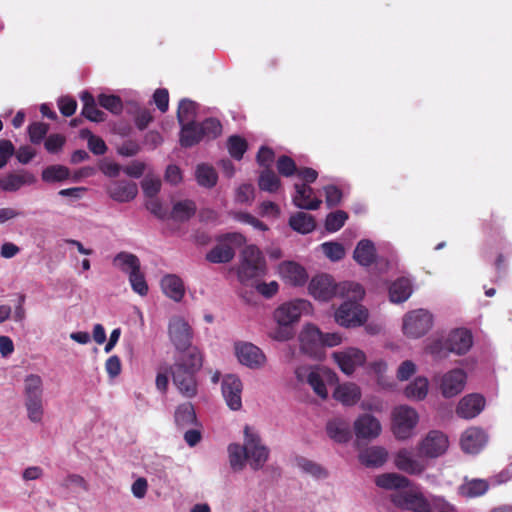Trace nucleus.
Returning <instances> with one entry per match:
<instances>
[{
	"label": "nucleus",
	"instance_id": "20",
	"mask_svg": "<svg viewBox=\"0 0 512 512\" xmlns=\"http://www.w3.org/2000/svg\"><path fill=\"white\" fill-rule=\"evenodd\" d=\"M326 433L337 443L349 442L352 438L350 420L342 416L333 417L326 423Z\"/></svg>",
	"mask_w": 512,
	"mask_h": 512
},
{
	"label": "nucleus",
	"instance_id": "9",
	"mask_svg": "<svg viewBox=\"0 0 512 512\" xmlns=\"http://www.w3.org/2000/svg\"><path fill=\"white\" fill-rule=\"evenodd\" d=\"M391 502L402 510L413 512H431L432 503L430 504L421 494L409 491H396L390 494Z\"/></svg>",
	"mask_w": 512,
	"mask_h": 512
},
{
	"label": "nucleus",
	"instance_id": "30",
	"mask_svg": "<svg viewBox=\"0 0 512 512\" xmlns=\"http://www.w3.org/2000/svg\"><path fill=\"white\" fill-rule=\"evenodd\" d=\"M197 211L196 203L191 199H184L173 204L169 212V219L175 222L184 223L189 221Z\"/></svg>",
	"mask_w": 512,
	"mask_h": 512
},
{
	"label": "nucleus",
	"instance_id": "14",
	"mask_svg": "<svg viewBox=\"0 0 512 512\" xmlns=\"http://www.w3.org/2000/svg\"><path fill=\"white\" fill-rule=\"evenodd\" d=\"M448 448V439L440 431H430L419 445V453L429 458L442 455Z\"/></svg>",
	"mask_w": 512,
	"mask_h": 512
},
{
	"label": "nucleus",
	"instance_id": "17",
	"mask_svg": "<svg viewBox=\"0 0 512 512\" xmlns=\"http://www.w3.org/2000/svg\"><path fill=\"white\" fill-rule=\"evenodd\" d=\"M301 350L317 357L322 353V332L314 325H307L299 336Z\"/></svg>",
	"mask_w": 512,
	"mask_h": 512
},
{
	"label": "nucleus",
	"instance_id": "52",
	"mask_svg": "<svg viewBox=\"0 0 512 512\" xmlns=\"http://www.w3.org/2000/svg\"><path fill=\"white\" fill-rule=\"evenodd\" d=\"M49 124L44 122H33L28 126V136L32 144L42 143L49 131Z\"/></svg>",
	"mask_w": 512,
	"mask_h": 512
},
{
	"label": "nucleus",
	"instance_id": "23",
	"mask_svg": "<svg viewBox=\"0 0 512 512\" xmlns=\"http://www.w3.org/2000/svg\"><path fill=\"white\" fill-rule=\"evenodd\" d=\"M485 406V398L479 394L463 397L456 408V413L464 419H472L479 415Z\"/></svg>",
	"mask_w": 512,
	"mask_h": 512
},
{
	"label": "nucleus",
	"instance_id": "12",
	"mask_svg": "<svg viewBox=\"0 0 512 512\" xmlns=\"http://www.w3.org/2000/svg\"><path fill=\"white\" fill-rule=\"evenodd\" d=\"M467 375L463 369L456 368L445 373L440 381V391L445 398L460 394L466 384Z\"/></svg>",
	"mask_w": 512,
	"mask_h": 512
},
{
	"label": "nucleus",
	"instance_id": "43",
	"mask_svg": "<svg viewBox=\"0 0 512 512\" xmlns=\"http://www.w3.org/2000/svg\"><path fill=\"white\" fill-rule=\"evenodd\" d=\"M113 264L117 266L122 272L131 275V272H137L141 269V264L139 258L128 252H120L118 253L114 259Z\"/></svg>",
	"mask_w": 512,
	"mask_h": 512
},
{
	"label": "nucleus",
	"instance_id": "26",
	"mask_svg": "<svg viewBox=\"0 0 512 512\" xmlns=\"http://www.w3.org/2000/svg\"><path fill=\"white\" fill-rule=\"evenodd\" d=\"M36 182L35 176L28 171L9 173L0 179V189L6 192H15L24 185Z\"/></svg>",
	"mask_w": 512,
	"mask_h": 512
},
{
	"label": "nucleus",
	"instance_id": "39",
	"mask_svg": "<svg viewBox=\"0 0 512 512\" xmlns=\"http://www.w3.org/2000/svg\"><path fill=\"white\" fill-rule=\"evenodd\" d=\"M175 423L179 428H188L192 426H200L194 406L191 403L180 404L175 411Z\"/></svg>",
	"mask_w": 512,
	"mask_h": 512
},
{
	"label": "nucleus",
	"instance_id": "37",
	"mask_svg": "<svg viewBox=\"0 0 512 512\" xmlns=\"http://www.w3.org/2000/svg\"><path fill=\"white\" fill-rule=\"evenodd\" d=\"M387 460V452L384 448L373 446L360 452L359 461L366 467L378 468Z\"/></svg>",
	"mask_w": 512,
	"mask_h": 512
},
{
	"label": "nucleus",
	"instance_id": "8",
	"mask_svg": "<svg viewBox=\"0 0 512 512\" xmlns=\"http://www.w3.org/2000/svg\"><path fill=\"white\" fill-rule=\"evenodd\" d=\"M168 334L171 342L178 351L187 352L193 348L191 346L193 331L187 321L182 317H172L168 325Z\"/></svg>",
	"mask_w": 512,
	"mask_h": 512
},
{
	"label": "nucleus",
	"instance_id": "49",
	"mask_svg": "<svg viewBox=\"0 0 512 512\" xmlns=\"http://www.w3.org/2000/svg\"><path fill=\"white\" fill-rule=\"evenodd\" d=\"M297 466L305 473L317 478H326L328 476V472L325 468H323L320 464L309 460L305 457H299L296 460Z\"/></svg>",
	"mask_w": 512,
	"mask_h": 512
},
{
	"label": "nucleus",
	"instance_id": "1",
	"mask_svg": "<svg viewBox=\"0 0 512 512\" xmlns=\"http://www.w3.org/2000/svg\"><path fill=\"white\" fill-rule=\"evenodd\" d=\"M203 363V356L198 348H191L178 361L170 367L174 385L186 398H193L197 394V381L195 375Z\"/></svg>",
	"mask_w": 512,
	"mask_h": 512
},
{
	"label": "nucleus",
	"instance_id": "40",
	"mask_svg": "<svg viewBox=\"0 0 512 512\" xmlns=\"http://www.w3.org/2000/svg\"><path fill=\"white\" fill-rule=\"evenodd\" d=\"M290 227L301 234H308L316 227L314 217L305 212H297L289 218Z\"/></svg>",
	"mask_w": 512,
	"mask_h": 512
},
{
	"label": "nucleus",
	"instance_id": "32",
	"mask_svg": "<svg viewBox=\"0 0 512 512\" xmlns=\"http://www.w3.org/2000/svg\"><path fill=\"white\" fill-rule=\"evenodd\" d=\"M180 125L181 131L179 142L183 148L193 147L203 140L198 122L190 121L189 123Z\"/></svg>",
	"mask_w": 512,
	"mask_h": 512
},
{
	"label": "nucleus",
	"instance_id": "62",
	"mask_svg": "<svg viewBox=\"0 0 512 512\" xmlns=\"http://www.w3.org/2000/svg\"><path fill=\"white\" fill-rule=\"evenodd\" d=\"M61 486L65 489L80 488L83 491H88L87 481L78 474H69L61 482Z\"/></svg>",
	"mask_w": 512,
	"mask_h": 512
},
{
	"label": "nucleus",
	"instance_id": "5",
	"mask_svg": "<svg viewBox=\"0 0 512 512\" xmlns=\"http://www.w3.org/2000/svg\"><path fill=\"white\" fill-rule=\"evenodd\" d=\"M418 419L415 409L406 405L396 407L392 413V430L395 437L402 440L409 438Z\"/></svg>",
	"mask_w": 512,
	"mask_h": 512
},
{
	"label": "nucleus",
	"instance_id": "21",
	"mask_svg": "<svg viewBox=\"0 0 512 512\" xmlns=\"http://www.w3.org/2000/svg\"><path fill=\"white\" fill-rule=\"evenodd\" d=\"M473 343L472 334L466 329H455L447 337L444 348L458 355L467 353Z\"/></svg>",
	"mask_w": 512,
	"mask_h": 512
},
{
	"label": "nucleus",
	"instance_id": "28",
	"mask_svg": "<svg viewBox=\"0 0 512 512\" xmlns=\"http://www.w3.org/2000/svg\"><path fill=\"white\" fill-rule=\"evenodd\" d=\"M282 277L293 286H302L308 279L306 270L296 262L288 261L280 265Z\"/></svg>",
	"mask_w": 512,
	"mask_h": 512
},
{
	"label": "nucleus",
	"instance_id": "48",
	"mask_svg": "<svg viewBox=\"0 0 512 512\" xmlns=\"http://www.w3.org/2000/svg\"><path fill=\"white\" fill-rule=\"evenodd\" d=\"M229 461L233 470L240 471L244 468L245 461V445L241 446L237 443H232L228 446Z\"/></svg>",
	"mask_w": 512,
	"mask_h": 512
},
{
	"label": "nucleus",
	"instance_id": "31",
	"mask_svg": "<svg viewBox=\"0 0 512 512\" xmlns=\"http://www.w3.org/2000/svg\"><path fill=\"white\" fill-rule=\"evenodd\" d=\"M161 288L167 297L176 302L181 301L185 294L184 283L175 274L165 275L161 280Z\"/></svg>",
	"mask_w": 512,
	"mask_h": 512
},
{
	"label": "nucleus",
	"instance_id": "16",
	"mask_svg": "<svg viewBox=\"0 0 512 512\" xmlns=\"http://www.w3.org/2000/svg\"><path fill=\"white\" fill-rule=\"evenodd\" d=\"M307 305L308 302L301 299L284 303L275 310L274 318L279 326H290L299 320Z\"/></svg>",
	"mask_w": 512,
	"mask_h": 512
},
{
	"label": "nucleus",
	"instance_id": "27",
	"mask_svg": "<svg viewBox=\"0 0 512 512\" xmlns=\"http://www.w3.org/2000/svg\"><path fill=\"white\" fill-rule=\"evenodd\" d=\"M489 483L485 479L464 478L463 483L458 487V494L464 498H477L487 493L489 490Z\"/></svg>",
	"mask_w": 512,
	"mask_h": 512
},
{
	"label": "nucleus",
	"instance_id": "11",
	"mask_svg": "<svg viewBox=\"0 0 512 512\" xmlns=\"http://www.w3.org/2000/svg\"><path fill=\"white\" fill-rule=\"evenodd\" d=\"M295 375L298 381L308 383L320 398H327L328 391L320 369L310 366H299L295 370Z\"/></svg>",
	"mask_w": 512,
	"mask_h": 512
},
{
	"label": "nucleus",
	"instance_id": "58",
	"mask_svg": "<svg viewBox=\"0 0 512 512\" xmlns=\"http://www.w3.org/2000/svg\"><path fill=\"white\" fill-rule=\"evenodd\" d=\"M144 195L148 198H157V194L161 189V180L157 177L146 176L141 182Z\"/></svg>",
	"mask_w": 512,
	"mask_h": 512
},
{
	"label": "nucleus",
	"instance_id": "51",
	"mask_svg": "<svg viewBox=\"0 0 512 512\" xmlns=\"http://www.w3.org/2000/svg\"><path fill=\"white\" fill-rule=\"evenodd\" d=\"M203 139H215L222 132L221 122L216 118H207L198 123Z\"/></svg>",
	"mask_w": 512,
	"mask_h": 512
},
{
	"label": "nucleus",
	"instance_id": "24",
	"mask_svg": "<svg viewBox=\"0 0 512 512\" xmlns=\"http://www.w3.org/2000/svg\"><path fill=\"white\" fill-rule=\"evenodd\" d=\"M487 436L485 432L477 427L467 429L461 437V447L466 453L476 454L486 444Z\"/></svg>",
	"mask_w": 512,
	"mask_h": 512
},
{
	"label": "nucleus",
	"instance_id": "36",
	"mask_svg": "<svg viewBox=\"0 0 512 512\" xmlns=\"http://www.w3.org/2000/svg\"><path fill=\"white\" fill-rule=\"evenodd\" d=\"M412 294V283L406 277L396 279L389 288V298L393 303L405 302Z\"/></svg>",
	"mask_w": 512,
	"mask_h": 512
},
{
	"label": "nucleus",
	"instance_id": "54",
	"mask_svg": "<svg viewBox=\"0 0 512 512\" xmlns=\"http://www.w3.org/2000/svg\"><path fill=\"white\" fill-rule=\"evenodd\" d=\"M347 219L348 214L343 210L331 212L326 217L325 228L329 232H336L344 226Z\"/></svg>",
	"mask_w": 512,
	"mask_h": 512
},
{
	"label": "nucleus",
	"instance_id": "55",
	"mask_svg": "<svg viewBox=\"0 0 512 512\" xmlns=\"http://www.w3.org/2000/svg\"><path fill=\"white\" fill-rule=\"evenodd\" d=\"M277 171L284 177H291L296 174L298 168L295 161L287 156L281 155L276 162Z\"/></svg>",
	"mask_w": 512,
	"mask_h": 512
},
{
	"label": "nucleus",
	"instance_id": "25",
	"mask_svg": "<svg viewBox=\"0 0 512 512\" xmlns=\"http://www.w3.org/2000/svg\"><path fill=\"white\" fill-rule=\"evenodd\" d=\"M296 193L293 196L295 206L306 210H316L322 201L314 197V190L307 184H295Z\"/></svg>",
	"mask_w": 512,
	"mask_h": 512
},
{
	"label": "nucleus",
	"instance_id": "53",
	"mask_svg": "<svg viewBox=\"0 0 512 512\" xmlns=\"http://www.w3.org/2000/svg\"><path fill=\"white\" fill-rule=\"evenodd\" d=\"M98 104L113 114H120L123 111V103L119 96L100 94Z\"/></svg>",
	"mask_w": 512,
	"mask_h": 512
},
{
	"label": "nucleus",
	"instance_id": "42",
	"mask_svg": "<svg viewBox=\"0 0 512 512\" xmlns=\"http://www.w3.org/2000/svg\"><path fill=\"white\" fill-rule=\"evenodd\" d=\"M68 167L60 164L49 165L42 170L41 178L46 183L64 182L70 178Z\"/></svg>",
	"mask_w": 512,
	"mask_h": 512
},
{
	"label": "nucleus",
	"instance_id": "29",
	"mask_svg": "<svg viewBox=\"0 0 512 512\" xmlns=\"http://www.w3.org/2000/svg\"><path fill=\"white\" fill-rule=\"evenodd\" d=\"M377 253L374 243L368 239H362L356 245L353 259L361 266L369 267L376 261Z\"/></svg>",
	"mask_w": 512,
	"mask_h": 512
},
{
	"label": "nucleus",
	"instance_id": "59",
	"mask_svg": "<svg viewBox=\"0 0 512 512\" xmlns=\"http://www.w3.org/2000/svg\"><path fill=\"white\" fill-rule=\"evenodd\" d=\"M66 143V138L62 134L53 133L50 134L44 140V147L47 152L51 154H56L62 150Z\"/></svg>",
	"mask_w": 512,
	"mask_h": 512
},
{
	"label": "nucleus",
	"instance_id": "60",
	"mask_svg": "<svg viewBox=\"0 0 512 512\" xmlns=\"http://www.w3.org/2000/svg\"><path fill=\"white\" fill-rule=\"evenodd\" d=\"M146 209L160 220L169 219V211L163 207L158 198L147 199L145 202Z\"/></svg>",
	"mask_w": 512,
	"mask_h": 512
},
{
	"label": "nucleus",
	"instance_id": "41",
	"mask_svg": "<svg viewBox=\"0 0 512 512\" xmlns=\"http://www.w3.org/2000/svg\"><path fill=\"white\" fill-rule=\"evenodd\" d=\"M195 178L198 185L211 189L217 184L218 174L211 165L201 163L196 167Z\"/></svg>",
	"mask_w": 512,
	"mask_h": 512
},
{
	"label": "nucleus",
	"instance_id": "46",
	"mask_svg": "<svg viewBox=\"0 0 512 512\" xmlns=\"http://www.w3.org/2000/svg\"><path fill=\"white\" fill-rule=\"evenodd\" d=\"M428 380L425 377H417L413 382L407 385L404 394L411 400H423L428 393Z\"/></svg>",
	"mask_w": 512,
	"mask_h": 512
},
{
	"label": "nucleus",
	"instance_id": "18",
	"mask_svg": "<svg viewBox=\"0 0 512 512\" xmlns=\"http://www.w3.org/2000/svg\"><path fill=\"white\" fill-rule=\"evenodd\" d=\"M308 289L315 299L328 301L336 294L337 286L331 276L321 274L311 279Z\"/></svg>",
	"mask_w": 512,
	"mask_h": 512
},
{
	"label": "nucleus",
	"instance_id": "56",
	"mask_svg": "<svg viewBox=\"0 0 512 512\" xmlns=\"http://www.w3.org/2000/svg\"><path fill=\"white\" fill-rule=\"evenodd\" d=\"M129 282L131 284L132 290L141 295L146 296L148 293V284L146 282L144 273L139 269L137 272H131L129 275Z\"/></svg>",
	"mask_w": 512,
	"mask_h": 512
},
{
	"label": "nucleus",
	"instance_id": "47",
	"mask_svg": "<svg viewBox=\"0 0 512 512\" xmlns=\"http://www.w3.org/2000/svg\"><path fill=\"white\" fill-rule=\"evenodd\" d=\"M198 104L190 99H182L177 109V120L180 124L195 121Z\"/></svg>",
	"mask_w": 512,
	"mask_h": 512
},
{
	"label": "nucleus",
	"instance_id": "3",
	"mask_svg": "<svg viewBox=\"0 0 512 512\" xmlns=\"http://www.w3.org/2000/svg\"><path fill=\"white\" fill-rule=\"evenodd\" d=\"M266 263L260 249L255 245H249L242 251V261L238 270L240 281L261 277L265 274Z\"/></svg>",
	"mask_w": 512,
	"mask_h": 512
},
{
	"label": "nucleus",
	"instance_id": "6",
	"mask_svg": "<svg viewBox=\"0 0 512 512\" xmlns=\"http://www.w3.org/2000/svg\"><path fill=\"white\" fill-rule=\"evenodd\" d=\"M432 325V315L424 309H418L405 315L403 319V332L410 338H420L431 329Z\"/></svg>",
	"mask_w": 512,
	"mask_h": 512
},
{
	"label": "nucleus",
	"instance_id": "64",
	"mask_svg": "<svg viewBox=\"0 0 512 512\" xmlns=\"http://www.w3.org/2000/svg\"><path fill=\"white\" fill-rule=\"evenodd\" d=\"M343 291H346L348 301H358L362 300L365 295V290L359 283L348 282L343 285Z\"/></svg>",
	"mask_w": 512,
	"mask_h": 512
},
{
	"label": "nucleus",
	"instance_id": "35",
	"mask_svg": "<svg viewBox=\"0 0 512 512\" xmlns=\"http://www.w3.org/2000/svg\"><path fill=\"white\" fill-rule=\"evenodd\" d=\"M333 396L343 405L352 406L360 400L361 391L356 384L345 383L335 389Z\"/></svg>",
	"mask_w": 512,
	"mask_h": 512
},
{
	"label": "nucleus",
	"instance_id": "15",
	"mask_svg": "<svg viewBox=\"0 0 512 512\" xmlns=\"http://www.w3.org/2000/svg\"><path fill=\"white\" fill-rule=\"evenodd\" d=\"M332 356L340 370L347 375L352 374L366 360L364 352L357 348H348L344 351L334 352Z\"/></svg>",
	"mask_w": 512,
	"mask_h": 512
},
{
	"label": "nucleus",
	"instance_id": "19",
	"mask_svg": "<svg viewBox=\"0 0 512 512\" xmlns=\"http://www.w3.org/2000/svg\"><path fill=\"white\" fill-rule=\"evenodd\" d=\"M235 349L237 358L241 364L252 369L260 368L265 364V355L252 343L238 344Z\"/></svg>",
	"mask_w": 512,
	"mask_h": 512
},
{
	"label": "nucleus",
	"instance_id": "10",
	"mask_svg": "<svg viewBox=\"0 0 512 512\" xmlns=\"http://www.w3.org/2000/svg\"><path fill=\"white\" fill-rule=\"evenodd\" d=\"M221 390L227 406L233 411L240 410L242 407L241 395L243 390L240 378L234 374L225 375L222 380Z\"/></svg>",
	"mask_w": 512,
	"mask_h": 512
},
{
	"label": "nucleus",
	"instance_id": "22",
	"mask_svg": "<svg viewBox=\"0 0 512 512\" xmlns=\"http://www.w3.org/2000/svg\"><path fill=\"white\" fill-rule=\"evenodd\" d=\"M354 431L358 439H373L381 432V424L370 414L360 415L354 422Z\"/></svg>",
	"mask_w": 512,
	"mask_h": 512
},
{
	"label": "nucleus",
	"instance_id": "63",
	"mask_svg": "<svg viewBox=\"0 0 512 512\" xmlns=\"http://www.w3.org/2000/svg\"><path fill=\"white\" fill-rule=\"evenodd\" d=\"M325 201L328 207L337 206L342 200V191L335 185H328L324 187Z\"/></svg>",
	"mask_w": 512,
	"mask_h": 512
},
{
	"label": "nucleus",
	"instance_id": "57",
	"mask_svg": "<svg viewBox=\"0 0 512 512\" xmlns=\"http://www.w3.org/2000/svg\"><path fill=\"white\" fill-rule=\"evenodd\" d=\"M321 247L325 256L332 261H339L345 256V249L338 242H325Z\"/></svg>",
	"mask_w": 512,
	"mask_h": 512
},
{
	"label": "nucleus",
	"instance_id": "7",
	"mask_svg": "<svg viewBox=\"0 0 512 512\" xmlns=\"http://www.w3.org/2000/svg\"><path fill=\"white\" fill-rule=\"evenodd\" d=\"M338 324L344 327H358L368 319V310L355 301H345L335 312Z\"/></svg>",
	"mask_w": 512,
	"mask_h": 512
},
{
	"label": "nucleus",
	"instance_id": "33",
	"mask_svg": "<svg viewBox=\"0 0 512 512\" xmlns=\"http://www.w3.org/2000/svg\"><path fill=\"white\" fill-rule=\"evenodd\" d=\"M375 483L378 487L396 491H404L410 484L407 477L399 475L397 473H385L376 477Z\"/></svg>",
	"mask_w": 512,
	"mask_h": 512
},
{
	"label": "nucleus",
	"instance_id": "4",
	"mask_svg": "<svg viewBox=\"0 0 512 512\" xmlns=\"http://www.w3.org/2000/svg\"><path fill=\"white\" fill-rule=\"evenodd\" d=\"M245 457L252 469H261L269 457V449L262 444L261 438L250 426L244 428Z\"/></svg>",
	"mask_w": 512,
	"mask_h": 512
},
{
	"label": "nucleus",
	"instance_id": "61",
	"mask_svg": "<svg viewBox=\"0 0 512 512\" xmlns=\"http://www.w3.org/2000/svg\"><path fill=\"white\" fill-rule=\"evenodd\" d=\"M274 160V151L267 146H261L256 155V161L259 164V166L264 167V169H271Z\"/></svg>",
	"mask_w": 512,
	"mask_h": 512
},
{
	"label": "nucleus",
	"instance_id": "45",
	"mask_svg": "<svg viewBox=\"0 0 512 512\" xmlns=\"http://www.w3.org/2000/svg\"><path fill=\"white\" fill-rule=\"evenodd\" d=\"M258 187L262 191L275 193L281 187V180L272 169H264L259 174Z\"/></svg>",
	"mask_w": 512,
	"mask_h": 512
},
{
	"label": "nucleus",
	"instance_id": "2",
	"mask_svg": "<svg viewBox=\"0 0 512 512\" xmlns=\"http://www.w3.org/2000/svg\"><path fill=\"white\" fill-rule=\"evenodd\" d=\"M25 407L28 418L34 423L42 421L44 409L42 403V379L40 376L30 374L24 381Z\"/></svg>",
	"mask_w": 512,
	"mask_h": 512
},
{
	"label": "nucleus",
	"instance_id": "50",
	"mask_svg": "<svg viewBox=\"0 0 512 512\" xmlns=\"http://www.w3.org/2000/svg\"><path fill=\"white\" fill-rule=\"evenodd\" d=\"M227 148L232 158L241 160L248 149V143L243 137L232 135L227 140Z\"/></svg>",
	"mask_w": 512,
	"mask_h": 512
},
{
	"label": "nucleus",
	"instance_id": "34",
	"mask_svg": "<svg viewBox=\"0 0 512 512\" xmlns=\"http://www.w3.org/2000/svg\"><path fill=\"white\" fill-rule=\"evenodd\" d=\"M396 467L409 474H421L425 466L418 460L414 459L411 453L405 449L400 450L395 456Z\"/></svg>",
	"mask_w": 512,
	"mask_h": 512
},
{
	"label": "nucleus",
	"instance_id": "38",
	"mask_svg": "<svg viewBox=\"0 0 512 512\" xmlns=\"http://www.w3.org/2000/svg\"><path fill=\"white\" fill-rule=\"evenodd\" d=\"M80 99L83 103L81 114L85 118L97 123L105 121L106 114L97 108L94 96L90 92H82Z\"/></svg>",
	"mask_w": 512,
	"mask_h": 512
},
{
	"label": "nucleus",
	"instance_id": "13",
	"mask_svg": "<svg viewBox=\"0 0 512 512\" xmlns=\"http://www.w3.org/2000/svg\"><path fill=\"white\" fill-rule=\"evenodd\" d=\"M106 192L112 200L127 203L136 198L138 186L135 182L126 179L113 180L107 185Z\"/></svg>",
	"mask_w": 512,
	"mask_h": 512
},
{
	"label": "nucleus",
	"instance_id": "44",
	"mask_svg": "<svg viewBox=\"0 0 512 512\" xmlns=\"http://www.w3.org/2000/svg\"><path fill=\"white\" fill-rule=\"evenodd\" d=\"M235 256L234 249L226 244L221 243L216 246H214L207 254H206V260L210 263H228L230 262Z\"/></svg>",
	"mask_w": 512,
	"mask_h": 512
}]
</instances>
